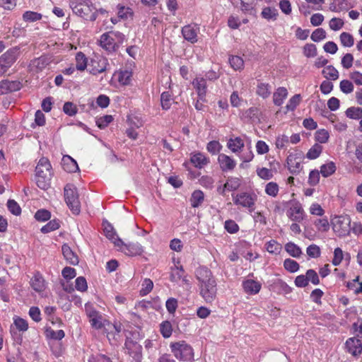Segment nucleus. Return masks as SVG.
Listing matches in <instances>:
<instances>
[{
	"label": "nucleus",
	"mask_w": 362,
	"mask_h": 362,
	"mask_svg": "<svg viewBox=\"0 0 362 362\" xmlns=\"http://www.w3.org/2000/svg\"><path fill=\"white\" fill-rule=\"evenodd\" d=\"M196 277L200 296L206 303H212L217 296V283L212 272L206 267H200L196 270Z\"/></svg>",
	"instance_id": "1"
},
{
	"label": "nucleus",
	"mask_w": 362,
	"mask_h": 362,
	"mask_svg": "<svg viewBox=\"0 0 362 362\" xmlns=\"http://www.w3.org/2000/svg\"><path fill=\"white\" fill-rule=\"evenodd\" d=\"M52 176V165L47 158H41L35 168V181L37 187L42 189H47L50 186Z\"/></svg>",
	"instance_id": "2"
},
{
	"label": "nucleus",
	"mask_w": 362,
	"mask_h": 362,
	"mask_svg": "<svg viewBox=\"0 0 362 362\" xmlns=\"http://www.w3.org/2000/svg\"><path fill=\"white\" fill-rule=\"evenodd\" d=\"M71 8L76 15L85 21H95L97 18V12L94 11L95 7L89 0H74Z\"/></svg>",
	"instance_id": "3"
},
{
	"label": "nucleus",
	"mask_w": 362,
	"mask_h": 362,
	"mask_svg": "<svg viewBox=\"0 0 362 362\" xmlns=\"http://www.w3.org/2000/svg\"><path fill=\"white\" fill-rule=\"evenodd\" d=\"M170 347L174 356L179 361H190L194 358L193 349L185 341L172 342Z\"/></svg>",
	"instance_id": "4"
},
{
	"label": "nucleus",
	"mask_w": 362,
	"mask_h": 362,
	"mask_svg": "<svg viewBox=\"0 0 362 362\" xmlns=\"http://www.w3.org/2000/svg\"><path fill=\"white\" fill-rule=\"evenodd\" d=\"M85 312L93 328L101 329L106 325H110V322L105 318L101 313L95 308L92 303H87L85 304Z\"/></svg>",
	"instance_id": "5"
},
{
	"label": "nucleus",
	"mask_w": 362,
	"mask_h": 362,
	"mask_svg": "<svg viewBox=\"0 0 362 362\" xmlns=\"http://www.w3.org/2000/svg\"><path fill=\"white\" fill-rule=\"evenodd\" d=\"M65 202L74 214H78L81 211V204L76 187L71 184H67L64 187Z\"/></svg>",
	"instance_id": "6"
},
{
	"label": "nucleus",
	"mask_w": 362,
	"mask_h": 362,
	"mask_svg": "<svg viewBox=\"0 0 362 362\" xmlns=\"http://www.w3.org/2000/svg\"><path fill=\"white\" fill-rule=\"evenodd\" d=\"M332 223L333 230L339 237H346L350 234L351 221L349 216H335Z\"/></svg>",
	"instance_id": "7"
},
{
	"label": "nucleus",
	"mask_w": 362,
	"mask_h": 362,
	"mask_svg": "<svg viewBox=\"0 0 362 362\" xmlns=\"http://www.w3.org/2000/svg\"><path fill=\"white\" fill-rule=\"evenodd\" d=\"M232 199L235 205L247 208L250 211H254V206L257 199L255 194L246 192L233 194Z\"/></svg>",
	"instance_id": "8"
},
{
	"label": "nucleus",
	"mask_w": 362,
	"mask_h": 362,
	"mask_svg": "<svg viewBox=\"0 0 362 362\" xmlns=\"http://www.w3.org/2000/svg\"><path fill=\"white\" fill-rule=\"evenodd\" d=\"M182 35L185 40L191 42L195 43L198 40V33L199 32V27L197 24H189L185 25L182 28Z\"/></svg>",
	"instance_id": "9"
},
{
	"label": "nucleus",
	"mask_w": 362,
	"mask_h": 362,
	"mask_svg": "<svg viewBox=\"0 0 362 362\" xmlns=\"http://www.w3.org/2000/svg\"><path fill=\"white\" fill-rule=\"evenodd\" d=\"M107 65L108 62L105 58L95 57L91 59L89 64L90 73L93 75L103 73L106 70Z\"/></svg>",
	"instance_id": "10"
},
{
	"label": "nucleus",
	"mask_w": 362,
	"mask_h": 362,
	"mask_svg": "<svg viewBox=\"0 0 362 362\" xmlns=\"http://www.w3.org/2000/svg\"><path fill=\"white\" fill-rule=\"evenodd\" d=\"M345 346L346 351L354 356H358L362 353V342L357 337L349 338L345 343Z\"/></svg>",
	"instance_id": "11"
},
{
	"label": "nucleus",
	"mask_w": 362,
	"mask_h": 362,
	"mask_svg": "<svg viewBox=\"0 0 362 362\" xmlns=\"http://www.w3.org/2000/svg\"><path fill=\"white\" fill-rule=\"evenodd\" d=\"M287 216L291 221L300 223L304 219L305 211L301 204L296 202L288 209Z\"/></svg>",
	"instance_id": "12"
},
{
	"label": "nucleus",
	"mask_w": 362,
	"mask_h": 362,
	"mask_svg": "<svg viewBox=\"0 0 362 362\" xmlns=\"http://www.w3.org/2000/svg\"><path fill=\"white\" fill-rule=\"evenodd\" d=\"M192 85L197 93L198 98L202 101H206L207 93L206 78L197 76L192 81Z\"/></svg>",
	"instance_id": "13"
},
{
	"label": "nucleus",
	"mask_w": 362,
	"mask_h": 362,
	"mask_svg": "<svg viewBox=\"0 0 362 362\" xmlns=\"http://www.w3.org/2000/svg\"><path fill=\"white\" fill-rule=\"evenodd\" d=\"M19 53L20 48L18 47H13L4 53L0 57V60L7 66L8 69H9L16 61Z\"/></svg>",
	"instance_id": "14"
},
{
	"label": "nucleus",
	"mask_w": 362,
	"mask_h": 362,
	"mask_svg": "<svg viewBox=\"0 0 362 362\" xmlns=\"http://www.w3.org/2000/svg\"><path fill=\"white\" fill-rule=\"evenodd\" d=\"M240 178L236 177H228L223 187H218L217 191L220 194L224 195L226 191H235L240 187Z\"/></svg>",
	"instance_id": "15"
},
{
	"label": "nucleus",
	"mask_w": 362,
	"mask_h": 362,
	"mask_svg": "<svg viewBox=\"0 0 362 362\" xmlns=\"http://www.w3.org/2000/svg\"><path fill=\"white\" fill-rule=\"evenodd\" d=\"M218 163L223 172H229L234 170L236 166L235 160L224 153H220L218 156Z\"/></svg>",
	"instance_id": "16"
},
{
	"label": "nucleus",
	"mask_w": 362,
	"mask_h": 362,
	"mask_svg": "<svg viewBox=\"0 0 362 362\" xmlns=\"http://www.w3.org/2000/svg\"><path fill=\"white\" fill-rule=\"evenodd\" d=\"M190 162L197 168L202 169L209 163V158L201 152H193L190 154Z\"/></svg>",
	"instance_id": "17"
},
{
	"label": "nucleus",
	"mask_w": 362,
	"mask_h": 362,
	"mask_svg": "<svg viewBox=\"0 0 362 362\" xmlns=\"http://www.w3.org/2000/svg\"><path fill=\"white\" fill-rule=\"evenodd\" d=\"M21 86L18 81L3 80L0 82V95L19 90Z\"/></svg>",
	"instance_id": "18"
},
{
	"label": "nucleus",
	"mask_w": 362,
	"mask_h": 362,
	"mask_svg": "<svg viewBox=\"0 0 362 362\" xmlns=\"http://www.w3.org/2000/svg\"><path fill=\"white\" fill-rule=\"evenodd\" d=\"M110 35V33H103L100 39V46L109 52H115L118 47L115 39Z\"/></svg>",
	"instance_id": "19"
},
{
	"label": "nucleus",
	"mask_w": 362,
	"mask_h": 362,
	"mask_svg": "<svg viewBox=\"0 0 362 362\" xmlns=\"http://www.w3.org/2000/svg\"><path fill=\"white\" fill-rule=\"evenodd\" d=\"M243 287L246 293L255 295L261 290L262 284L253 279H247L243 282Z\"/></svg>",
	"instance_id": "20"
},
{
	"label": "nucleus",
	"mask_w": 362,
	"mask_h": 362,
	"mask_svg": "<svg viewBox=\"0 0 362 362\" xmlns=\"http://www.w3.org/2000/svg\"><path fill=\"white\" fill-rule=\"evenodd\" d=\"M114 76L117 78L120 85L127 86L131 83L132 71L127 69H121L115 72Z\"/></svg>",
	"instance_id": "21"
},
{
	"label": "nucleus",
	"mask_w": 362,
	"mask_h": 362,
	"mask_svg": "<svg viewBox=\"0 0 362 362\" xmlns=\"http://www.w3.org/2000/svg\"><path fill=\"white\" fill-rule=\"evenodd\" d=\"M287 165L289 171L295 175L298 174L303 168L300 160L293 154L287 157Z\"/></svg>",
	"instance_id": "22"
},
{
	"label": "nucleus",
	"mask_w": 362,
	"mask_h": 362,
	"mask_svg": "<svg viewBox=\"0 0 362 362\" xmlns=\"http://www.w3.org/2000/svg\"><path fill=\"white\" fill-rule=\"evenodd\" d=\"M62 252L64 259L71 264L76 265L78 263V257L76 254L73 252L68 244H64L62 247Z\"/></svg>",
	"instance_id": "23"
},
{
	"label": "nucleus",
	"mask_w": 362,
	"mask_h": 362,
	"mask_svg": "<svg viewBox=\"0 0 362 362\" xmlns=\"http://www.w3.org/2000/svg\"><path fill=\"white\" fill-rule=\"evenodd\" d=\"M123 250L126 255L129 256H136L139 255L143 252L142 246L138 243H129L128 244H123Z\"/></svg>",
	"instance_id": "24"
},
{
	"label": "nucleus",
	"mask_w": 362,
	"mask_h": 362,
	"mask_svg": "<svg viewBox=\"0 0 362 362\" xmlns=\"http://www.w3.org/2000/svg\"><path fill=\"white\" fill-rule=\"evenodd\" d=\"M245 146L244 141L239 136L230 138L227 143V147L235 153H240Z\"/></svg>",
	"instance_id": "25"
},
{
	"label": "nucleus",
	"mask_w": 362,
	"mask_h": 362,
	"mask_svg": "<svg viewBox=\"0 0 362 362\" xmlns=\"http://www.w3.org/2000/svg\"><path fill=\"white\" fill-rule=\"evenodd\" d=\"M30 286L37 292H41L45 290V280L40 273L35 274L30 280Z\"/></svg>",
	"instance_id": "26"
},
{
	"label": "nucleus",
	"mask_w": 362,
	"mask_h": 362,
	"mask_svg": "<svg viewBox=\"0 0 362 362\" xmlns=\"http://www.w3.org/2000/svg\"><path fill=\"white\" fill-rule=\"evenodd\" d=\"M256 93L263 99L268 98L272 94V86L268 83L259 82L257 86Z\"/></svg>",
	"instance_id": "27"
},
{
	"label": "nucleus",
	"mask_w": 362,
	"mask_h": 362,
	"mask_svg": "<svg viewBox=\"0 0 362 362\" xmlns=\"http://www.w3.org/2000/svg\"><path fill=\"white\" fill-rule=\"evenodd\" d=\"M288 95L287 89L284 87H279L273 94V102L276 106H281Z\"/></svg>",
	"instance_id": "28"
},
{
	"label": "nucleus",
	"mask_w": 362,
	"mask_h": 362,
	"mask_svg": "<svg viewBox=\"0 0 362 362\" xmlns=\"http://www.w3.org/2000/svg\"><path fill=\"white\" fill-rule=\"evenodd\" d=\"M104 233L105 236L116 246H120V245L123 244V241L119 238L111 225H108L107 226L105 227Z\"/></svg>",
	"instance_id": "29"
},
{
	"label": "nucleus",
	"mask_w": 362,
	"mask_h": 362,
	"mask_svg": "<svg viewBox=\"0 0 362 362\" xmlns=\"http://www.w3.org/2000/svg\"><path fill=\"white\" fill-rule=\"evenodd\" d=\"M272 287L274 290L280 293L288 294L292 291L291 287L281 279H276L272 284Z\"/></svg>",
	"instance_id": "30"
},
{
	"label": "nucleus",
	"mask_w": 362,
	"mask_h": 362,
	"mask_svg": "<svg viewBox=\"0 0 362 362\" xmlns=\"http://www.w3.org/2000/svg\"><path fill=\"white\" fill-rule=\"evenodd\" d=\"M204 200V194L202 190H194L190 197V204L192 207L198 208L202 205Z\"/></svg>",
	"instance_id": "31"
},
{
	"label": "nucleus",
	"mask_w": 362,
	"mask_h": 362,
	"mask_svg": "<svg viewBox=\"0 0 362 362\" xmlns=\"http://www.w3.org/2000/svg\"><path fill=\"white\" fill-rule=\"evenodd\" d=\"M261 16L263 18L267 21H276L279 16V13L276 8L267 6L262 9Z\"/></svg>",
	"instance_id": "32"
},
{
	"label": "nucleus",
	"mask_w": 362,
	"mask_h": 362,
	"mask_svg": "<svg viewBox=\"0 0 362 362\" xmlns=\"http://www.w3.org/2000/svg\"><path fill=\"white\" fill-rule=\"evenodd\" d=\"M75 59L76 69L81 71H84L88 65V58L82 52H78L76 54Z\"/></svg>",
	"instance_id": "33"
},
{
	"label": "nucleus",
	"mask_w": 362,
	"mask_h": 362,
	"mask_svg": "<svg viewBox=\"0 0 362 362\" xmlns=\"http://www.w3.org/2000/svg\"><path fill=\"white\" fill-rule=\"evenodd\" d=\"M185 271L182 266L175 265L171 267V272L170 274V280L172 282L177 283L182 277Z\"/></svg>",
	"instance_id": "34"
},
{
	"label": "nucleus",
	"mask_w": 362,
	"mask_h": 362,
	"mask_svg": "<svg viewBox=\"0 0 362 362\" xmlns=\"http://www.w3.org/2000/svg\"><path fill=\"white\" fill-rule=\"evenodd\" d=\"M265 248L270 254L279 255L282 250V246L276 240H271L265 244Z\"/></svg>",
	"instance_id": "35"
},
{
	"label": "nucleus",
	"mask_w": 362,
	"mask_h": 362,
	"mask_svg": "<svg viewBox=\"0 0 362 362\" xmlns=\"http://www.w3.org/2000/svg\"><path fill=\"white\" fill-rule=\"evenodd\" d=\"M322 74L325 78L329 80L335 81L339 78L338 71L332 65L325 66Z\"/></svg>",
	"instance_id": "36"
},
{
	"label": "nucleus",
	"mask_w": 362,
	"mask_h": 362,
	"mask_svg": "<svg viewBox=\"0 0 362 362\" xmlns=\"http://www.w3.org/2000/svg\"><path fill=\"white\" fill-rule=\"evenodd\" d=\"M336 169L337 168L335 163L332 161H329L321 165L320 173L324 177H327L334 174L336 171Z\"/></svg>",
	"instance_id": "37"
},
{
	"label": "nucleus",
	"mask_w": 362,
	"mask_h": 362,
	"mask_svg": "<svg viewBox=\"0 0 362 362\" xmlns=\"http://www.w3.org/2000/svg\"><path fill=\"white\" fill-rule=\"evenodd\" d=\"M322 146L319 144H315L307 152L306 158L309 160L317 158L322 151Z\"/></svg>",
	"instance_id": "38"
},
{
	"label": "nucleus",
	"mask_w": 362,
	"mask_h": 362,
	"mask_svg": "<svg viewBox=\"0 0 362 362\" xmlns=\"http://www.w3.org/2000/svg\"><path fill=\"white\" fill-rule=\"evenodd\" d=\"M45 335L47 338L50 339L61 340L64 337L65 333L62 329L55 331L51 327H49L45 330Z\"/></svg>",
	"instance_id": "39"
},
{
	"label": "nucleus",
	"mask_w": 362,
	"mask_h": 362,
	"mask_svg": "<svg viewBox=\"0 0 362 362\" xmlns=\"http://www.w3.org/2000/svg\"><path fill=\"white\" fill-rule=\"evenodd\" d=\"M230 66L235 71H240L244 68V61L239 56H230L228 59Z\"/></svg>",
	"instance_id": "40"
},
{
	"label": "nucleus",
	"mask_w": 362,
	"mask_h": 362,
	"mask_svg": "<svg viewBox=\"0 0 362 362\" xmlns=\"http://www.w3.org/2000/svg\"><path fill=\"white\" fill-rule=\"evenodd\" d=\"M346 116L352 119H362V108L359 107H349L345 112Z\"/></svg>",
	"instance_id": "41"
},
{
	"label": "nucleus",
	"mask_w": 362,
	"mask_h": 362,
	"mask_svg": "<svg viewBox=\"0 0 362 362\" xmlns=\"http://www.w3.org/2000/svg\"><path fill=\"white\" fill-rule=\"evenodd\" d=\"M285 250L293 257H299L302 253L300 247L292 242H289L285 245Z\"/></svg>",
	"instance_id": "42"
},
{
	"label": "nucleus",
	"mask_w": 362,
	"mask_h": 362,
	"mask_svg": "<svg viewBox=\"0 0 362 362\" xmlns=\"http://www.w3.org/2000/svg\"><path fill=\"white\" fill-rule=\"evenodd\" d=\"M264 192L267 195L276 197L279 194V187L276 182H269L265 185Z\"/></svg>",
	"instance_id": "43"
},
{
	"label": "nucleus",
	"mask_w": 362,
	"mask_h": 362,
	"mask_svg": "<svg viewBox=\"0 0 362 362\" xmlns=\"http://www.w3.org/2000/svg\"><path fill=\"white\" fill-rule=\"evenodd\" d=\"M160 332L164 338H169L173 333L171 322L168 320L162 322L160 325Z\"/></svg>",
	"instance_id": "44"
},
{
	"label": "nucleus",
	"mask_w": 362,
	"mask_h": 362,
	"mask_svg": "<svg viewBox=\"0 0 362 362\" xmlns=\"http://www.w3.org/2000/svg\"><path fill=\"white\" fill-rule=\"evenodd\" d=\"M172 95L170 92H163L160 95V103L162 108L165 110H168L170 108L172 104Z\"/></svg>",
	"instance_id": "45"
},
{
	"label": "nucleus",
	"mask_w": 362,
	"mask_h": 362,
	"mask_svg": "<svg viewBox=\"0 0 362 362\" xmlns=\"http://www.w3.org/2000/svg\"><path fill=\"white\" fill-rule=\"evenodd\" d=\"M284 267L286 271L291 273H295L299 270L300 265L296 261L288 258L284 262Z\"/></svg>",
	"instance_id": "46"
},
{
	"label": "nucleus",
	"mask_w": 362,
	"mask_h": 362,
	"mask_svg": "<svg viewBox=\"0 0 362 362\" xmlns=\"http://www.w3.org/2000/svg\"><path fill=\"white\" fill-rule=\"evenodd\" d=\"M23 19L25 22H35L42 19V14L35 11H27L23 14Z\"/></svg>",
	"instance_id": "47"
},
{
	"label": "nucleus",
	"mask_w": 362,
	"mask_h": 362,
	"mask_svg": "<svg viewBox=\"0 0 362 362\" xmlns=\"http://www.w3.org/2000/svg\"><path fill=\"white\" fill-rule=\"evenodd\" d=\"M118 17L122 19H127L133 15L132 9L123 5L118 4L117 6Z\"/></svg>",
	"instance_id": "48"
},
{
	"label": "nucleus",
	"mask_w": 362,
	"mask_h": 362,
	"mask_svg": "<svg viewBox=\"0 0 362 362\" xmlns=\"http://www.w3.org/2000/svg\"><path fill=\"white\" fill-rule=\"evenodd\" d=\"M341 44L344 47H350L354 44V39L353 36L346 32H343L339 36Z\"/></svg>",
	"instance_id": "49"
},
{
	"label": "nucleus",
	"mask_w": 362,
	"mask_h": 362,
	"mask_svg": "<svg viewBox=\"0 0 362 362\" xmlns=\"http://www.w3.org/2000/svg\"><path fill=\"white\" fill-rule=\"evenodd\" d=\"M59 222L58 220L53 219L49 221L46 225L42 226L40 229L42 233H48L54 231L59 228Z\"/></svg>",
	"instance_id": "50"
},
{
	"label": "nucleus",
	"mask_w": 362,
	"mask_h": 362,
	"mask_svg": "<svg viewBox=\"0 0 362 362\" xmlns=\"http://www.w3.org/2000/svg\"><path fill=\"white\" fill-rule=\"evenodd\" d=\"M329 137V132L324 129H321L316 131V132L315 134V141L320 144L327 143L328 141Z\"/></svg>",
	"instance_id": "51"
},
{
	"label": "nucleus",
	"mask_w": 362,
	"mask_h": 362,
	"mask_svg": "<svg viewBox=\"0 0 362 362\" xmlns=\"http://www.w3.org/2000/svg\"><path fill=\"white\" fill-rule=\"evenodd\" d=\"M13 324L20 332H25L28 329L27 320L18 316L13 317Z\"/></svg>",
	"instance_id": "52"
},
{
	"label": "nucleus",
	"mask_w": 362,
	"mask_h": 362,
	"mask_svg": "<svg viewBox=\"0 0 362 362\" xmlns=\"http://www.w3.org/2000/svg\"><path fill=\"white\" fill-rule=\"evenodd\" d=\"M301 96L300 94H296L292 96L288 103L286 104V108L288 111H293L296 110L297 106L300 104Z\"/></svg>",
	"instance_id": "53"
},
{
	"label": "nucleus",
	"mask_w": 362,
	"mask_h": 362,
	"mask_svg": "<svg viewBox=\"0 0 362 362\" xmlns=\"http://www.w3.org/2000/svg\"><path fill=\"white\" fill-rule=\"evenodd\" d=\"M257 175L262 180H269L274 177L273 172L271 169L267 168H257Z\"/></svg>",
	"instance_id": "54"
},
{
	"label": "nucleus",
	"mask_w": 362,
	"mask_h": 362,
	"mask_svg": "<svg viewBox=\"0 0 362 362\" xmlns=\"http://www.w3.org/2000/svg\"><path fill=\"white\" fill-rule=\"evenodd\" d=\"M314 224L317 230L327 232L329 229V224L327 218H318L315 221Z\"/></svg>",
	"instance_id": "55"
},
{
	"label": "nucleus",
	"mask_w": 362,
	"mask_h": 362,
	"mask_svg": "<svg viewBox=\"0 0 362 362\" xmlns=\"http://www.w3.org/2000/svg\"><path fill=\"white\" fill-rule=\"evenodd\" d=\"M113 121L112 115H106L100 117L96 119V124L98 128L103 129L108 126Z\"/></svg>",
	"instance_id": "56"
},
{
	"label": "nucleus",
	"mask_w": 362,
	"mask_h": 362,
	"mask_svg": "<svg viewBox=\"0 0 362 362\" xmlns=\"http://www.w3.org/2000/svg\"><path fill=\"white\" fill-rule=\"evenodd\" d=\"M222 149V145L218 141H209L206 145V150L212 155L218 153Z\"/></svg>",
	"instance_id": "57"
},
{
	"label": "nucleus",
	"mask_w": 362,
	"mask_h": 362,
	"mask_svg": "<svg viewBox=\"0 0 362 362\" xmlns=\"http://www.w3.org/2000/svg\"><path fill=\"white\" fill-rule=\"evenodd\" d=\"M242 153L239 156L240 160H242L245 163L250 162L253 158L254 154L252 151V146L251 145H249L247 146V148L242 151Z\"/></svg>",
	"instance_id": "58"
},
{
	"label": "nucleus",
	"mask_w": 362,
	"mask_h": 362,
	"mask_svg": "<svg viewBox=\"0 0 362 362\" xmlns=\"http://www.w3.org/2000/svg\"><path fill=\"white\" fill-rule=\"evenodd\" d=\"M153 283L150 279H145L142 283V288L140 290V295L141 296H146L153 289Z\"/></svg>",
	"instance_id": "59"
},
{
	"label": "nucleus",
	"mask_w": 362,
	"mask_h": 362,
	"mask_svg": "<svg viewBox=\"0 0 362 362\" xmlns=\"http://www.w3.org/2000/svg\"><path fill=\"white\" fill-rule=\"evenodd\" d=\"M308 283L311 282L313 285L320 284V278L317 273L314 269H308L305 274Z\"/></svg>",
	"instance_id": "60"
},
{
	"label": "nucleus",
	"mask_w": 362,
	"mask_h": 362,
	"mask_svg": "<svg viewBox=\"0 0 362 362\" xmlns=\"http://www.w3.org/2000/svg\"><path fill=\"white\" fill-rule=\"evenodd\" d=\"M241 3V11L245 13H252L254 11V3L255 0H240Z\"/></svg>",
	"instance_id": "61"
},
{
	"label": "nucleus",
	"mask_w": 362,
	"mask_h": 362,
	"mask_svg": "<svg viewBox=\"0 0 362 362\" xmlns=\"http://www.w3.org/2000/svg\"><path fill=\"white\" fill-rule=\"evenodd\" d=\"M129 354L132 356L136 362H141L142 360V347L139 344H134V349L129 351Z\"/></svg>",
	"instance_id": "62"
},
{
	"label": "nucleus",
	"mask_w": 362,
	"mask_h": 362,
	"mask_svg": "<svg viewBox=\"0 0 362 362\" xmlns=\"http://www.w3.org/2000/svg\"><path fill=\"white\" fill-rule=\"evenodd\" d=\"M8 211L15 216H18L21 213V209L19 204L13 199H9L7 202Z\"/></svg>",
	"instance_id": "63"
},
{
	"label": "nucleus",
	"mask_w": 362,
	"mask_h": 362,
	"mask_svg": "<svg viewBox=\"0 0 362 362\" xmlns=\"http://www.w3.org/2000/svg\"><path fill=\"white\" fill-rule=\"evenodd\" d=\"M326 37V32L323 28H317L311 34L310 38L314 42H320Z\"/></svg>",
	"instance_id": "64"
}]
</instances>
